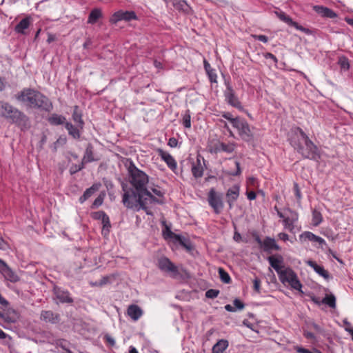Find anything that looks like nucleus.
<instances>
[{"label": "nucleus", "mask_w": 353, "mask_h": 353, "mask_svg": "<svg viewBox=\"0 0 353 353\" xmlns=\"http://www.w3.org/2000/svg\"><path fill=\"white\" fill-rule=\"evenodd\" d=\"M81 113L79 110L78 106H74L73 113H72V118L73 120L79 125L81 128L83 127V121L81 119Z\"/></svg>", "instance_id": "37"}, {"label": "nucleus", "mask_w": 353, "mask_h": 353, "mask_svg": "<svg viewBox=\"0 0 353 353\" xmlns=\"http://www.w3.org/2000/svg\"><path fill=\"white\" fill-rule=\"evenodd\" d=\"M288 211L292 214L291 217L288 216L285 217L283 219L284 225L285 228H290V230L292 229L293 223L294 221H297L298 219V214L296 213L293 212L291 210L288 209Z\"/></svg>", "instance_id": "26"}, {"label": "nucleus", "mask_w": 353, "mask_h": 353, "mask_svg": "<svg viewBox=\"0 0 353 353\" xmlns=\"http://www.w3.org/2000/svg\"><path fill=\"white\" fill-rule=\"evenodd\" d=\"M173 239L188 250H190L192 249L190 241L185 237L176 234Z\"/></svg>", "instance_id": "28"}, {"label": "nucleus", "mask_w": 353, "mask_h": 353, "mask_svg": "<svg viewBox=\"0 0 353 353\" xmlns=\"http://www.w3.org/2000/svg\"><path fill=\"white\" fill-rule=\"evenodd\" d=\"M311 300L316 305H320L321 303H323L321 302V301L320 300V299L319 297H316L315 296H312L311 297Z\"/></svg>", "instance_id": "60"}, {"label": "nucleus", "mask_w": 353, "mask_h": 353, "mask_svg": "<svg viewBox=\"0 0 353 353\" xmlns=\"http://www.w3.org/2000/svg\"><path fill=\"white\" fill-rule=\"evenodd\" d=\"M101 17H102V13H101V10H99L98 8H94L90 12V13L89 14L88 23L94 24Z\"/></svg>", "instance_id": "29"}, {"label": "nucleus", "mask_w": 353, "mask_h": 353, "mask_svg": "<svg viewBox=\"0 0 353 353\" xmlns=\"http://www.w3.org/2000/svg\"><path fill=\"white\" fill-rule=\"evenodd\" d=\"M65 128L68 130L69 134L72 136L74 139H78L80 137L79 130L74 127L72 123L66 122L65 124Z\"/></svg>", "instance_id": "33"}, {"label": "nucleus", "mask_w": 353, "mask_h": 353, "mask_svg": "<svg viewBox=\"0 0 353 353\" xmlns=\"http://www.w3.org/2000/svg\"><path fill=\"white\" fill-rule=\"evenodd\" d=\"M301 135L304 141V146L299 145L297 150L304 158L317 161L320 158L317 147L308 138L306 134L300 129Z\"/></svg>", "instance_id": "4"}, {"label": "nucleus", "mask_w": 353, "mask_h": 353, "mask_svg": "<svg viewBox=\"0 0 353 353\" xmlns=\"http://www.w3.org/2000/svg\"><path fill=\"white\" fill-rule=\"evenodd\" d=\"M239 196V187L234 185L229 188L226 192L227 203H228L229 208H233L234 203L236 201Z\"/></svg>", "instance_id": "14"}, {"label": "nucleus", "mask_w": 353, "mask_h": 353, "mask_svg": "<svg viewBox=\"0 0 353 353\" xmlns=\"http://www.w3.org/2000/svg\"><path fill=\"white\" fill-rule=\"evenodd\" d=\"M260 279L258 278H255V279L254 280V289L257 292H260Z\"/></svg>", "instance_id": "51"}, {"label": "nucleus", "mask_w": 353, "mask_h": 353, "mask_svg": "<svg viewBox=\"0 0 353 353\" xmlns=\"http://www.w3.org/2000/svg\"><path fill=\"white\" fill-rule=\"evenodd\" d=\"M103 198L101 196H99L97 198L95 199L92 203V208H97L99 205H101L103 203Z\"/></svg>", "instance_id": "50"}, {"label": "nucleus", "mask_w": 353, "mask_h": 353, "mask_svg": "<svg viewBox=\"0 0 353 353\" xmlns=\"http://www.w3.org/2000/svg\"><path fill=\"white\" fill-rule=\"evenodd\" d=\"M173 6L178 10L184 13H189L190 7L185 0H172Z\"/></svg>", "instance_id": "24"}, {"label": "nucleus", "mask_w": 353, "mask_h": 353, "mask_svg": "<svg viewBox=\"0 0 353 353\" xmlns=\"http://www.w3.org/2000/svg\"><path fill=\"white\" fill-rule=\"evenodd\" d=\"M234 143H224L219 144V149L228 153H231L234 150Z\"/></svg>", "instance_id": "40"}, {"label": "nucleus", "mask_w": 353, "mask_h": 353, "mask_svg": "<svg viewBox=\"0 0 353 353\" xmlns=\"http://www.w3.org/2000/svg\"><path fill=\"white\" fill-rule=\"evenodd\" d=\"M262 248L265 252H270L272 250H280V247L276 243L275 240L270 237L265 238Z\"/></svg>", "instance_id": "23"}, {"label": "nucleus", "mask_w": 353, "mask_h": 353, "mask_svg": "<svg viewBox=\"0 0 353 353\" xmlns=\"http://www.w3.org/2000/svg\"><path fill=\"white\" fill-rule=\"evenodd\" d=\"M127 313L133 321H136L143 315V310L137 305L133 304L128 306Z\"/></svg>", "instance_id": "18"}, {"label": "nucleus", "mask_w": 353, "mask_h": 353, "mask_svg": "<svg viewBox=\"0 0 353 353\" xmlns=\"http://www.w3.org/2000/svg\"><path fill=\"white\" fill-rule=\"evenodd\" d=\"M0 272L6 280L10 281V282L15 283L19 280V277L16 272L1 259H0Z\"/></svg>", "instance_id": "9"}, {"label": "nucleus", "mask_w": 353, "mask_h": 353, "mask_svg": "<svg viewBox=\"0 0 353 353\" xmlns=\"http://www.w3.org/2000/svg\"><path fill=\"white\" fill-rule=\"evenodd\" d=\"M305 263L309 266L312 267L317 274H319V275L323 276L324 279H330V276L327 270H325L323 267L317 265L316 263V262H314L312 260H307L305 261Z\"/></svg>", "instance_id": "21"}, {"label": "nucleus", "mask_w": 353, "mask_h": 353, "mask_svg": "<svg viewBox=\"0 0 353 353\" xmlns=\"http://www.w3.org/2000/svg\"><path fill=\"white\" fill-rule=\"evenodd\" d=\"M0 116L10 119L22 130H26L30 126L29 118L23 112L8 102L0 101Z\"/></svg>", "instance_id": "3"}, {"label": "nucleus", "mask_w": 353, "mask_h": 353, "mask_svg": "<svg viewBox=\"0 0 353 353\" xmlns=\"http://www.w3.org/2000/svg\"><path fill=\"white\" fill-rule=\"evenodd\" d=\"M41 319L51 323H57L59 321V315L52 311H43L41 314Z\"/></svg>", "instance_id": "20"}, {"label": "nucleus", "mask_w": 353, "mask_h": 353, "mask_svg": "<svg viewBox=\"0 0 353 353\" xmlns=\"http://www.w3.org/2000/svg\"><path fill=\"white\" fill-rule=\"evenodd\" d=\"M129 174V181L132 188L128 187L127 183H122V190L124 192L123 194L122 202L123 205L130 209L139 210L142 209L145 211L148 214L152 213L146 207L148 198L151 202L161 203L159 199L155 198L151 192L146 188L148 183V176L141 170L138 169L135 165L131 161L128 167Z\"/></svg>", "instance_id": "1"}, {"label": "nucleus", "mask_w": 353, "mask_h": 353, "mask_svg": "<svg viewBox=\"0 0 353 353\" xmlns=\"http://www.w3.org/2000/svg\"><path fill=\"white\" fill-rule=\"evenodd\" d=\"M254 37L257 40L262 41L263 43H267L268 41V38L265 35L260 34V35H254Z\"/></svg>", "instance_id": "53"}, {"label": "nucleus", "mask_w": 353, "mask_h": 353, "mask_svg": "<svg viewBox=\"0 0 353 353\" xmlns=\"http://www.w3.org/2000/svg\"><path fill=\"white\" fill-rule=\"evenodd\" d=\"M54 294L56 299L63 303H73V299L70 296L68 291H65L59 288L55 287L54 288Z\"/></svg>", "instance_id": "15"}, {"label": "nucleus", "mask_w": 353, "mask_h": 353, "mask_svg": "<svg viewBox=\"0 0 353 353\" xmlns=\"http://www.w3.org/2000/svg\"><path fill=\"white\" fill-rule=\"evenodd\" d=\"M224 96L227 102L232 106L236 108H241V105L238 98L235 96L234 91L230 85H227V88L224 92Z\"/></svg>", "instance_id": "13"}, {"label": "nucleus", "mask_w": 353, "mask_h": 353, "mask_svg": "<svg viewBox=\"0 0 353 353\" xmlns=\"http://www.w3.org/2000/svg\"><path fill=\"white\" fill-rule=\"evenodd\" d=\"M100 159V157L95 152L94 146L91 143H88L82 158L83 163L86 164L93 161H98Z\"/></svg>", "instance_id": "12"}, {"label": "nucleus", "mask_w": 353, "mask_h": 353, "mask_svg": "<svg viewBox=\"0 0 353 353\" xmlns=\"http://www.w3.org/2000/svg\"><path fill=\"white\" fill-rule=\"evenodd\" d=\"M100 185L94 184L90 188H88L83 193V194L79 198L81 203L85 202L88 198H90L97 190H98Z\"/></svg>", "instance_id": "25"}, {"label": "nucleus", "mask_w": 353, "mask_h": 353, "mask_svg": "<svg viewBox=\"0 0 353 353\" xmlns=\"http://www.w3.org/2000/svg\"><path fill=\"white\" fill-rule=\"evenodd\" d=\"M232 126L237 130L239 135L243 141L249 142L253 139L252 130L245 119L236 117V120H233Z\"/></svg>", "instance_id": "5"}, {"label": "nucleus", "mask_w": 353, "mask_h": 353, "mask_svg": "<svg viewBox=\"0 0 353 353\" xmlns=\"http://www.w3.org/2000/svg\"><path fill=\"white\" fill-rule=\"evenodd\" d=\"M256 193L254 191L247 192L248 199L250 200H254L256 199Z\"/></svg>", "instance_id": "59"}, {"label": "nucleus", "mask_w": 353, "mask_h": 353, "mask_svg": "<svg viewBox=\"0 0 353 353\" xmlns=\"http://www.w3.org/2000/svg\"><path fill=\"white\" fill-rule=\"evenodd\" d=\"M163 233L165 239H174V237L176 235V234L172 232L170 228L167 225H165V228L163 231Z\"/></svg>", "instance_id": "46"}, {"label": "nucleus", "mask_w": 353, "mask_h": 353, "mask_svg": "<svg viewBox=\"0 0 353 353\" xmlns=\"http://www.w3.org/2000/svg\"><path fill=\"white\" fill-rule=\"evenodd\" d=\"M136 18L137 16L134 12H123L122 10H120L114 13V14L111 17L110 21L112 23H117L118 21L121 20L130 21L132 19H135Z\"/></svg>", "instance_id": "11"}, {"label": "nucleus", "mask_w": 353, "mask_h": 353, "mask_svg": "<svg viewBox=\"0 0 353 353\" xmlns=\"http://www.w3.org/2000/svg\"><path fill=\"white\" fill-rule=\"evenodd\" d=\"M233 304L236 310H241L244 308L245 305L239 299H235L233 301Z\"/></svg>", "instance_id": "48"}, {"label": "nucleus", "mask_w": 353, "mask_h": 353, "mask_svg": "<svg viewBox=\"0 0 353 353\" xmlns=\"http://www.w3.org/2000/svg\"><path fill=\"white\" fill-rule=\"evenodd\" d=\"M157 266L162 272L170 274L172 276H176L179 274L177 267L167 257L159 258Z\"/></svg>", "instance_id": "8"}, {"label": "nucleus", "mask_w": 353, "mask_h": 353, "mask_svg": "<svg viewBox=\"0 0 353 353\" xmlns=\"http://www.w3.org/2000/svg\"><path fill=\"white\" fill-rule=\"evenodd\" d=\"M294 191H295V194H296V198L299 200L301 199V192H300V190L299 188V186L296 183L294 184Z\"/></svg>", "instance_id": "57"}, {"label": "nucleus", "mask_w": 353, "mask_h": 353, "mask_svg": "<svg viewBox=\"0 0 353 353\" xmlns=\"http://www.w3.org/2000/svg\"><path fill=\"white\" fill-rule=\"evenodd\" d=\"M192 173L195 178H200L203 176V168L199 159H197V163L192 167Z\"/></svg>", "instance_id": "32"}, {"label": "nucleus", "mask_w": 353, "mask_h": 353, "mask_svg": "<svg viewBox=\"0 0 353 353\" xmlns=\"http://www.w3.org/2000/svg\"><path fill=\"white\" fill-rule=\"evenodd\" d=\"M322 215L320 212L314 210L312 212V221L314 226L319 225L322 221Z\"/></svg>", "instance_id": "41"}, {"label": "nucleus", "mask_w": 353, "mask_h": 353, "mask_svg": "<svg viewBox=\"0 0 353 353\" xmlns=\"http://www.w3.org/2000/svg\"><path fill=\"white\" fill-rule=\"evenodd\" d=\"M159 155L167 163L168 166L172 170H174L176 168V162L174 159L168 152L159 149L158 150Z\"/></svg>", "instance_id": "16"}, {"label": "nucleus", "mask_w": 353, "mask_h": 353, "mask_svg": "<svg viewBox=\"0 0 353 353\" xmlns=\"http://www.w3.org/2000/svg\"><path fill=\"white\" fill-rule=\"evenodd\" d=\"M314 10L316 11V13H318L319 14L323 17L333 19L337 17L336 12H334L332 10L327 7H324L322 6H315L314 7Z\"/></svg>", "instance_id": "17"}, {"label": "nucleus", "mask_w": 353, "mask_h": 353, "mask_svg": "<svg viewBox=\"0 0 353 353\" xmlns=\"http://www.w3.org/2000/svg\"><path fill=\"white\" fill-rule=\"evenodd\" d=\"M15 99L28 108L50 112L52 103L40 92L32 88H23L14 96Z\"/></svg>", "instance_id": "2"}, {"label": "nucleus", "mask_w": 353, "mask_h": 353, "mask_svg": "<svg viewBox=\"0 0 353 353\" xmlns=\"http://www.w3.org/2000/svg\"><path fill=\"white\" fill-rule=\"evenodd\" d=\"M219 290L215 289H210L205 292V296L208 299H214L218 296Z\"/></svg>", "instance_id": "45"}, {"label": "nucleus", "mask_w": 353, "mask_h": 353, "mask_svg": "<svg viewBox=\"0 0 353 353\" xmlns=\"http://www.w3.org/2000/svg\"><path fill=\"white\" fill-rule=\"evenodd\" d=\"M0 318L8 323H14L18 319V314L17 312L9 307L1 305L0 307Z\"/></svg>", "instance_id": "10"}, {"label": "nucleus", "mask_w": 353, "mask_h": 353, "mask_svg": "<svg viewBox=\"0 0 353 353\" xmlns=\"http://www.w3.org/2000/svg\"><path fill=\"white\" fill-rule=\"evenodd\" d=\"M225 309L228 311V312H236V308L234 307H232L231 305H226L225 306Z\"/></svg>", "instance_id": "64"}, {"label": "nucleus", "mask_w": 353, "mask_h": 353, "mask_svg": "<svg viewBox=\"0 0 353 353\" xmlns=\"http://www.w3.org/2000/svg\"><path fill=\"white\" fill-rule=\"evenodd\" d=\"M220 279L222 282L225 283H230L231 282V278L228 272H226L223 268H219L218 270Z\"/></svg>", "instance_id": "39"}, {"label": "nucleus", "mask_w": 353, "mask_h": 353, "mask_svg": "<svg viewBox=\"0 0 353 353\" xmlns=\"http://www.w3.org/2000/svg\"><path fill=\"white\" fill-rule=\"evenodd\" d=\"M296 351H297V352H299V353H312L310 350L305 349L303 347H298L296 348Z\"/></svg>", "instance_id": "63"}, {"label": "nucleus", "mask_w": 353, "mask_h": 353, "mask_svg": "<svg viewBox=\"0 0 353 353\" xmlns=\"http://www.w3.org/2000/svg\"><path fill=\"white\" fill-rule=\"evenodd\" d=\"M338 63L340 65L341 70H347L350 68L349 61L345 57L343 56L339 57Z\"/></svg>", "instance_id": "42"}, {"label": "nucleus", "mask_w": 353, "mask_h": 353, "mask_svg": "<svg viewBox=\"0 0 353 353\" xmlns=\"http://www.w3.org/2000/svg\"><path fill=\"white\" fill-rule=\"evenodd\" d=\"M0 339H8V340H10L11 338L8 336L2 330L0 329Z\"/></svg>", "instance_id": "61"}, {"label": "nucleus", "mask_w": 353, "mask_h": 353, "mask_svg": "<svg viewBox=\"0 0 353 353\" xmlns=\"http://www.w3.org/2000/svg\"><path fill=\"white\" fill-rule=\"evenodd\" d=\"M276 14L281 21L285 22L288 25L295 27L297 30H301L302 31L305 30L304 28L299 26V24L296 22L293 21L292 19L289 16L286 15L285 12H276Z\"/></svg>", "instance_id": "22"}, {"label": "nucleus", "mask_w": 353, "mask_h": 353, "mask_svg": "<svg viewBox=\"0 0 353 353\" xmlns=\"http://www.w3.org/2000/svg\"><path fill=\"white\" fill-rule=\"evenodd\" d=\"M203 63L205 70L208 75L210 81L212 83L216 82L217 76L214 70L211 68L210 64L206 60H204Z\"/></svg>", "instance_id": "27"}, {"label": "nucleus", "mask_w": 353, "mask_h": 353, "mask_svg": "<svg viewBox=\"0 0 353 353\" xmlns=\"http://www.w3.org/2000/svg\"><path fill=\"white\" fill-rule=\"evenodd\" d=\"M29 25V19L24 18L16 26L15 30L19 33H23V30L27 29Z\"/></svg>", "instance_id": "34"}, {"label": "nucleus", "mask_w": 353, "mask_h": 353, "mask_svg": "<svg viewBox=\"0 0 353 353\" xmlns=\"http://www.w3.org/2000/svg\"><path fill=\"white\" fill-rule=\"evenodd\" d=\"M208 201L216 214H220L224 207L223 194L211 188L208 194Z\"/></svg>", "instance_id": "7"}, {"label": "nucleus", "mask_w": 353, "mask_h": 353, "mask_svg": "<svg viewBox=\"0 0 353 353\" xmlns=\"http://www.w3.org/2000/svg\"><path fill=\"white\" fill-rule=\"evenodd\" d=\"M177 143L178 141L176 140V139L174 137L170 138L168 141V145L172 148L176 147L177 145Z\"/></svg>", "instance_id": "54"}, {"label": "nucleus", "mask_w": 353, "mask_h": 353, "mask_svg": "<svg viewBox=\"0 0 353 353\" xmlns=\"http://www.w3.org/2000/svg\"><path fill=\"white\" fill-rule=\"evenodd\" d=\"M183 124L184 127H185V128H189L191 127V117H190V114H189L188 111L183 116Z\"/></svg>", "instance_id": "47"}, {"label": "nucleus", "mask_w": 353, "mask_h": 353, "mask_svg": "<svg viewBox=\"0 0 353 353\" xmlns=\"http://www.w3.org/2000/svg\"><path fill=\"white\" fill-rule=\"evenodd\" d=\"M85 163H83V161H81V163L79 165H77V164L72 165L70 168V174H74L77 173V172L83 170L85 167Z\"/></svg>", "instance_id": "44"}, {"label": "nucleus", "mask_w": 353, "mask_h": 353, "mask_svg": "<svg viewBox=\"0 0 353 353\" xmlns=\"http://www.w3.org/2000/svg\"><path fill=\"white\" fill-rule=\"evenodd\" d=\"M105 216H106V214L103 211H98L94 213L93 218L97 220H102Z\"/></svg>", "instance_id": "49"}, {"label": "nucleus", "mask_w": 353, "mask_h": 353, "mask_svg": "<svg viewBox=\"0 0 353 353\" xmlns=\"http://www.w3.org/2000/svg\"><path fill=\"white\" fill-rule=\"evenodd\" d=\"M65 119L64 117L58 115L56 114H53L51 117H49L48 121L52 125H60L63 124L65 121Z\"/></svg>", "instance_id": "36"}, {"label": "nucleus", "mask_w": 353, "mask_h": 353, "mask_svg": "<svg viewBox=\"0 0 353 353\" xmlns=\"http://www.w3.org/2000/svg\"><path fill=\"white\" fill-rule=\"evenodd\" d=\"M105 339L106 340V341L112 346L114 345L115 344V341L113 338H112L109 335H105Z\"/></svg>", "instance_id": "56"}, {"label": "nucleus", "mask_w": 353, "mask_h": 353, "mask_svg": "<svg viewBox=\"0 0 353 353\" xmlns=\"http://www.w3.org/2000/svg\"><path fill=\"white\" fill-rule=\"evenodd\" d=\"M228 346V341L227 340L221 339L219 340L212 347L214 352L216 353H223L225 350Z\"/></svg>", "instance_id": "30"}, {"label": "nucleus", "mask_w": 353, "mask_h": 353, "mask_svg": "<svg viewBox=\"0 0 353 353\" xmlns=\"http://www.w3.org/2000/svg\"><path fill=\"white\" fill-rule=\"evenodd\" d=\"M253 236L254 238V240L257 242V243L260 245V247L262 248L263 244V241H261V239L259 237V236L258 234H254Z\"/></svg>", "instance_id": "58"}, {"label": "nucleus", "mask_w": 353, "mask_h": 353, "mask_svg": "<svg viewBox=\"0 0 353 353\" xmlns=\"http://www.w3.org/2000/svg\"><path fill=\"white\" fill-rule=\"evenodd\" d=\"M300 237L305 238V239L312 242H316L319 244L321 248H323V245H326V243L323 238L315 235L311 232H304L300 235Z\"/></svg>", "instance_id": "19"}, {"label": "nucleus", "mask_w": 353, "mask_h": 353, "mask_svg": "<svg viewBox=\"0 0 353 353\" xmlns=\"http://www.w3.org/2000/svg\"><path fill=\"white\" fill-rule=\"evenodd\" d=\"M268 259L270 265L276 270L278 274L282 268V267L280 265V264L282 263V258L280 257L278 259L275 258L274 256H270Z\"/></svg>", "instance_id": "31"}, {"label": "nucleus", "mask_w": 353, "mask_h": 353, "mask_svg": "<svg viewBox=\"0 0 353 353\" xmlns=\"http://www.w3.org/2000/svg\"><path fill=\"white\" fill-rule=\"evenodd\" d=\"M321 302L324 304L327 305L331 308L336 307V297L334 294L326 295L322 300Z\"/></svg>", "instance_id": "35"}, {"label": "nucleus", "mask_w": 353, "mask_h": 353, "mask_svg": "<svg viewBox=\"0 0 353 353\" xmlns=\"http://www.w3.org/2000/svg\"><path fill=\"white\" fill-rule=\"evenodd\" d=\"M279 237L280 239L285 241L288 240V234H287L286 233L281 232L279 234Z\"/></svg>", "instance_id": "62"}, {"label": "nucleus", "mask_w": 353, "mask_h": 353, "mask_svg": "<svg viewBox=\"0 0 353 353\" xmlns=\"http://www.w3.org/2000/svg\"><path fill=\"white\" fill-rule=\"evenodd\" d=\"M279 279L283 283H288L290 286L296 290H300L302 285L299 281L296 273L290 268L281 270L278 273Z\"/></svg>", "instance_id": "6"}, {"label": "nucleus", "mask_w": 353, "mask_h": 353, "mask_svg": "<svg viewBox=\"0 0 353 353\" xmlns=\"http://www.w3.org/2000/svg\"><path fill=\"white\" fill-rule=\"evenodd\" d=\"M101 221L103 223L102 232L105 234L108 233L110 231V228L111 227L108 216L106 214V216H105L104 219H103Z\"/></svg>", "instance_id": "43"}, {"label": "nucleus", "mask_w": 353, "mask_h": 353, "mask_svg": "<svg viewBox=\"0 0 353 353\" xmlns=\"http://www.w3.org/2000/svg\"><path fill=\"white\" fill-rule=\"evenodd\" d=\"M223 117H224L225 119H226L228 121H230L232 125H233V120H236V117L234 118L232 117V115L231 114V113H230V112H225V113H223Z\"/></svg>", "instance_id": "52"}, {"label": "nucleus", "mask_w": 353, "mask_h": 353, "mask_svg": "<svg viewBox=\"0 0 353 353\" xmlns=\"http://www.w3.org/2000/svg\"><path fill=\"white\" fill-rule=\"evenodd\" d=\"M265 58L266 59H271L273 60V61L276 63L277 62V59L276 57L272 54V53H270V52H267L264 55Z\"/></svg>", "instance_id": "55"}, {"label": "nucleus", "mask_w": 353, "mask_h": 353, "mask_svg": "<svg viewBox=\"0 0 353 353\" xmlns=\"http://www.w3.org/2000/svg\"><path fill=\"white\" fill-rule=\"evenodd\" d=\"M111 279H112L111 276H103L99 281H95V282L90 281V284L91 286H93V287H96V286L101 287L104 285H106V284L110 283Z\"/></svg>", "instance_id": "38"}]
</instances>
